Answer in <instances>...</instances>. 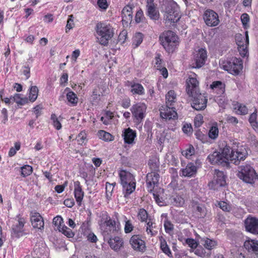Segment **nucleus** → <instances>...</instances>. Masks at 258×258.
I'll list each match as a JSON object with an SVG mask.
<instances>
[{
	"label": "nucleus",
	"mask_w": 258,
	"mask_h": 258,
	"mask_svg": "<svg viewBox=\"0 0 258 258\" xmlns=\"http://www.w3.org/2000/svg\"><path fill=\"white\" fill-rule=\"evenodd\" d=\"M247 156V153L245 148L241 147L235 150L226 145L222 149V153L215 151L210 154L208 159L212 164L229 167V160L235 165H238L240 161L244 160Z\"/></svg>",
	"instance_id": "nucleus-1"
},
{
	"label": "nucleus",
	"mask_w": 258,
	"mask_h": 258,
	"mask_svg": "<svg viewBox=\"0 0 258 258\" xmlns=\"http://www.w3.org/2000/svg\"><path fill=\"white\" fill-rule=\"evenodd\" d=\"M199 82L194 78H189L186 81V91L187 94L192 97L191 107L195 110H204L207 107L208 99L204 95L199 93L198 90Z\"/></svg>",
	"instance_id": "nucleus-2"
},
{
	"label": "nucleus",
	"mask_w": 258,
	"mask_h": 258,
	"mask_svg": "<svg viewBox=\"0 0 258 258\" xmlns=\"http://www.w3.org/2000/svg\"><path fill=\"white\" fill-rule=\"evenodd\" d=\"M100 228L105 241L107 242L111 249H113L112 233L113 223L108 213L103 211L100 213L99 220Z\"/></svg>",
	"instance_id": "nucleus-3"
},
{
	"label": "nucleus",
	"mask_w": 258,
	"mask_h": 258,
	"mask_svg": "<svg viewBox=\"0 0 258 258\" xmlns=\"http://www.w3.org/2000/svg\"><path fill=\"white\" fill-rule=\"evenodd\" d=\"M178 36L172 31L168 30L160 35V43L168 52H172L178 44Z\"/></svg>",
	"instance_id": "nucleus-4"
},
{
	"label": "nucleus",
	"mask_w": 258,
	"mask_h": 258,
	"mask_svg": "<svg viewBox=\"0 0 258 258\" xmlns=\"http://www.w3.org/2000/svg\"><path fill=\"white\" fill-rule=\"evenodd\" d=\"M237 176L246 183L253 184L258 179V175L254 168L249 164H246L238 167Z\"/></svg>",
	"instance_id": "nucleus-5"
},
{
	"label": "nucleus",
	"mask_w": 258,
	"mask_h": 258,
	"mask_svg": "<svg viewBox=\"0 0 258 258\" xmlns=\"http://www.w3.org/2000/svg\"><path fill=\"white\" fill-rule=\"evenodd\" d=\"M242 68V60L235 57L227 60L223 65L224 70L234 75H238Z\"/></svg>",
	"instance_id": "nucleus-6"
},
{
	"label": "nucleus",
	"mask_w": 258,
	"mask_h": 258,
	"mask_svg": "<svg viewBox=\"0 0 258 258\" xmlns=\"http://www.w3.org/2000/svg\"><path fill=\"white\" fill-rule=\"evenodd\" d=\"M110 27L102 23H98L96 26V31L98 36L97 37L99 43L103 45L108 43L109 39L111 38Z\"/></svg>",
	"instance_id": "nucleus-7"
},
{
	"label": "nucleus",
	"mask_w": 258,
	"mask_h": 258,
	"mask_svg": "<svg viewBox=\"0 0 258 258\" xmlns=\"http://www.w3.org/2000/svg\"><path fill=\"white\" fill-rule=\"evenodd\" d=\"M203 19L206 24L209 27L216 26L220 23L218 14L210 9H207L205 11Z\"/></svg>",
	"instance_id": "nucleus-8"
},
{
	"label": "nucleus",
	"mask_w": 258,
	"mask_h": 258,
	"mask_svg": "<svg viewBox=\"0 0 258 258\" xmlns=\"http://www.w3.org/2000/svg\"><path fill=\"white\" fill-rule=\"evenodd\" d=\"M18 218L17 222L12 226L11 232L12 236L16 238H19L25 234L24 226L26 221L22 217H18Z\"/></svg>",
	"instance_id": "nucleus-9"
},
{
	"label": "nucleus",
	"mask_w": 258,
	"mask_h": 258,
	"mask_svg": "<svg viewBox=\"0 0 258 258\" xmlns=\"http://www.w3.org/2000/svg\"><path fill=\"white\" fill-rule=\"evenodd\" d=\"M215 173L214 180L208 184L209 187L213 189L218 186H223L226 184L225 175L224 172L215 170Z\"/></svg>",
	"instance_id": "nucleus-10"
},
{
	"label": "nucleus",
	"mask_w": 258,
	"mask_h": 258,
	"mask_svg": "<svg viewBox=\"0 0 258 258\" xmlns=\"http://www.w3.org/2000/svg\"><path fill=\"white\" fill-rule=\"evenodd\" d=\"M159 177V174L155 172H151L147 174L146 183L149 192H152L154 187L158 185Z\"/></svg>",
	"instance_id": "nucleus-11"
},
{
	"label": "nucleus",
	"mask_w": 258,
	"mask_h": 258,
	"mask_svg": "<svg viewBox=\"0 0 258 258\" xmlns=\"http://www.w3.org/2000/svg\"><path fill=\"white\" fill-rule=\"evenodd\" d=\"M30 220L33 228L41 230L43 229L44 224L43 219L39 213L31 212L30 213Z\"/></svg>",
	"instance_id": "nucleus-12"
},
{
	"label": "nucleus",
	"mask_w": 258,
	"mask_h": 258,
	"mask_svg": "<svg viewBox=\"0 0 258 258\" xmlns=\"http://www.w3.org/2000/svg\"><path fill=\"white\" fill-rule=\"evenodd\" d=\"M244 225L247 231L258 234V219L254 217H248L245 220Z\"/></svg>",
	"instance_id": "nucleus-13"
},
{
	"label": "nucleus",
	"mask_w": 258,
	"mask_h": 258,
	"mask_svg": "<svg viewBox=\"0 0 258 258\" xmlns=\"http://www.w3.org/2000/svg\"><path fill=\"white\" fill-rule=\"evenodd\" d=\"M207 58V54L206 50L204 48L199 49L195 56V66H194V63H193V68L198 69L201 68L205 64Z\"/></svg>",
	"instance_id": "nucleus-14"
},
{
	"label": "nucleus",
	"mask_w": 258,
	"mask_h": 258,
	"mask_svg": "<svg viewBox=\"0 0 258 258\" xmlns=\"http://www.w3.org/2000/svg\"><path fill=\"white\" fill-rule=\"evenodd\" d=\"M198 161H196L195 164L194 163H188L185 168L181 170L182 175L185 177H194L197 172Z\"/></svg>",
	"instance_id": "nucleus-15"
},
{
	"label": "nucleus",
	"mask_w": 258,
	"mask_h": 258,
	"mask_svg": "<svg viewBox=\"0 0 258 258\" xmlns=\"http://www.w3.org/2000/svg\"><path fill=\"white\" fill-rule=\"evenodd\" d=\"M133 5H127L122 10L121 17L123 24L131 23L133 20L132 10Z\"/></svg>",
	"instance_id": "nucleus-16"
},
{
	"label": "nucleus",
	"mask_w": 258,
	"mask_h": 258,
	"mask_svg": "<svg viewBox=\"0 0 258 258\" xmlns=\"http://www.w3.org/2000/svg\"><path fill=\"white\" fill-rule=\"evenodd\" d=\"M130 242L135 250L143 251L145 249V242L140 238L138 235H133L131 238Z\"/></svg>",
	"instance_id": "nucleus-17"
},
{
	"label": "nucleus",
	"mask_w": 258,
	"mask_h": 258,
	"mask_svg": "<svg viewBox=\"0 0 258 258\" xmlns=\"http://www.w3.org/2000/svg\"><path fill=\"white\" fill-rule=\"evenodd\" d=\"M74 196L78 206H81L82 202L84 196L83 191L80 183L79 181L74 182Z\"/></svg>",
	"instance_id": "nucleus-18"
},
{
	"label": "nucleus",
	"mask_w": 258,
	"mask_h": 258,
	"mask_svg": "<svg viewBox=\"0 0 258 258\" xmlns=\"http://www.w3.org/2000/svg\"><path fill=\"white\" fill-rule=\"evenodd\" d=\"M119 176L121 185L135 182V178L132 174L125 170H120Z\"/></svg>",
	"instance_id": "nucleus-19"
},
{
	"label": "nucleus",
	"mask_w": 258,
	"mask_h": 258,
	"mask_svg": "<svg viewBox=\"0 0 258 258\" xmlns=\"http://www.w3.org/2000/svg\"><path fill=\"white\" fill-rule=\"evenodd\" d=\"M131 111L137 120H141L144 117V106L143 104H136L134 105Z\"/></svg>",
	"instance_id": "nucleus-20"
},
{
	"label": "nucleus",
	"mask_w": 258,
	"mask_h": 258,
	"mask_svg": "<svg viewBox=\"0 0 258 258\" xmlns=\"http://www.w3.org/2000/svg\"><path fill=\"white\" fill-rule=\"evenodd\" d=\"M198 242L203 244L205 247L209 250L213 249L217 245V242L207 237H202L199 235H197L196 237Z\"/></svg>",
	"instance_id": "nucleus-21"
},
{
	"label": "nucleus",
	"mask_w": 258,
	"mask_h": 258,
	"mask_svg": "<svg viewBox=\"0 0 258 258\" xmlns=\"http://www.w3.org/2000/svg\"><path fill=\"white\" fill-rule=\"evenodd\" d=\"M124 142L128 144L134 143V140L136 137V133L130 128L124 130L122 134Z\"/></svg>",
	"instance_id": "nucleus-22"
},
{
	"label": "nucleus",
	"mask_w": 258,
	"mask_h": 258,
	"mask_svg": "<svg viewBox=\"0 0 258 258\" xmlns=\"http://www.w3.org/2000/svg\"><path fill=\"white\" fill-rule=\"evenodd\" d=\"M170 106H167L168 108H167L165 112H160L161 116L163 118H165L166 119H175L177 118V113L175 111V108Z\"/></svg>",
	"instance_id": "nucleus-23"
},
{
	"label": "nucleus",
	"mask_w": 258,
	"mask_h": 258,
	"mask_svg": "<svg viewBox=\"0 0 258 258\" xmlns=\"http://www.w3.org/2000/svg\"><path fill=\"white\" fill-rule=\"evenodd\" d=\"M165 14L164 16H171L173 15H177L178 13L177 5L173 2H169L166 3L165 8Z\"/></svg>",
	"instance_id": "nucleus-24"
},
{
	"label": "nucleus",
	"mask_w": 258,
	"mask_h": 258,
	"mask_svg": "<svg viewBox=\"0 0 258 258\" xmlns=\"http://www.w3.org/2000/svg\"><path fill=\"white\" fill-rule=\"evenodd\" d=\"M147 8V15L153 20H158L160 18V14L155 6H149Z\"/></svg>",
	"instance_id": "nucleus-25"
},
{
	"label": "nucleus",
	"mask_w": 258,
	"mask_h": 258,
	"mask_svg": "<svg viewBox=\"0 0 258 258\" xmlns=\"http://www.w3.org/2000/svg\"><path fill=\"white\" fill-rule=\"evenodd\" d=\"M246 37L244 38L245 40V44H244L241 41H239V43L237 44L238 46V50L239 51L240 54L242 56H245L247 52V46L248 44V36L247 34V32H245Z\"/></svg>",
	"instance_id": "nucleus-26"
},
{
	"label": "nucleus",
	"mask_w": 258,
	"mask_h": 258,
	"mask_svg": "<svg viewBox=\"0 0 258 258\" xmlns=\"http://www.w3.org/2000/svg\"><path fill=\"white\" fill-rule=\"evenodd\" d=\"M124 191V196L126 198L131 194L136 188V182H132L129 183L122 185Z\"/></svg>",
	"instance_id": "nucleus-27"
},
{
	"label": "nucleus",
	"mask_w": 258,
	"mask_h": 258,
	"mask_svg": "<svg viewBox=\"0 0 258 258\" xmlns=\"http://www.w3.org/2000/svg\"><path fill=\"white\" fill-rule=\"evenodd\" d=\"M148 165L152 171V172H156L159 170V160L156 157H152L148 161Z\"/></svg>",
	"instance_id": "nucleus-28"
},
{
	"label": "nucleus",
	"mask_w": 258,
	"mask_h": 258,
	"mask_svg": "<svg viewBox=\"0 0 258 258\" xmlns=\"http://www.w3.org/2000/svg\"><path fill=\"white\" fill-rule=\"evenodd\" d=\"M66 91H68L67 93V99L68 101L73 104H76L78 102V98L77 95L71 91L70 89L67 88L65 90Z\"/></svg>",
	"instance_id": "nucleus-29"
},
{
	"label": "nucleus",
	"mask_w": 258,
	"mask_h": 258,
	"mask_svg": "<svg viewBox=\"0 0 258 258\" xmlns=\"http://www.w3.org/2000/svg\"><path fill=\"white\" fill-rule=\"evenodd\" d=\"M131 92L133 94L142 95L144 93V89L142 85L138 83H134L131 85Z\"/></svg>",
	"instance_id": "nucleus-30"
},
{
	"label": "nucleus",
	"mask_w": 258,
	"mask_h": 258,
	"mask_svg": "<svg viewBox=\"0 0 258 258\" xmlns=\"http://www.w3.org/2000/svg\"><path fill=\"white\" fill-rule=\"evenodd\" d=\"M124 241L122 238L119 236L114 237V250L118 251L123 248Z\"/></svg>",
	"instance_id": "nucleus-31"
},
{
	"label": "nucleus",
	"mask_w": 258,
	"mask_h": 258,
	"mask_svg": "<svg viewBox=\"0 0 258 258\" xmlns=\"http://www.w3.org/2000/svg\"><path fill=\"white\" fill-rule=\"evenodd\" d=\"M11 99H13L14 102L20 105H23L28 102L27 97H21V95L19 94H16L14 96L11 97Z\"/></svg>",
	"instance_id": "nucleus-32"
},
{
	"label": "nucleus",
	"mask_w": 258,
	"mask_h": 258,
	"mask_svg": "<svg viewBox=\"0 0 258 258\" xmlns=\"http://www.w3.org/2000/svg\"><path fill=\"white\" fill-rule=\"evenodd\" d=\"M176 94L173 90H170L166 95L167 106H172V103L175 102Z\"/></svg>",
	"instance_id": "nucleus-33"
},
{
	"label": "nucleus",
	"mask_w": 258,
	"mask_h": 258,
	"mask_svg": "<svg viewBox=\"0 0 258 258\" xmlns=\"http://www.w3.org/2000/svg\"><path fill=\"white\" fill-rule=\"evenodd\" d=\"M38 89L37 86H32L30 90L29 95V100L31 102L35 101L38 96Z\"/></svg>",
	"instance_id": "nucleus-34"
},
{
	"label": "nucleus",
	"mask_w": 258,
	"mask_h": 258,
	"mask_svg": "<svg viewBox=\"0 0 258 258\" xmlns=\"http://www.w3.org/2000/svg\"><path fill=\"white\" fill-rule=\"evenodd\" d=\"M225 85L221 81H215L210 85V88L213 90H217L219 93H223L224 90Z\"/></svg>",
	"instance_id": "nucleus-35"
},
{
	"label": "nucleus",
	"mask_w": 258,
	"mask_h": 258,
	"mask_svg": "<svg viewBox=\"0 0 258 258\" xmlns=\"http://www.w3.org/2000/svg\"><path fill=\"white\" fill-rule=\"evenodd\" d=\"M219 134V130L217 123L215 125H213L210 129L209 132V137L210 138L215 140L218 136Z\"/></svg>",
	"instance_id": "nucleus-36"
},
{
	"label": "nucleus",
	"mask_w": 258,
	"mask_h": 258,
	"mask_svg": "<svg viewBox=\"0 0 258 258\" xmlns=\"http://www.w3.org/2000/svg\"><path fill=\"white\" fill-rule=\"evenodd\" d=\"M98 136L100 139L105 141H110L112 140V135L103 130H100L98 132Z\"/></svg>",
	"instance_id": "nucleus-37"
},
{
	"label": "nucleus",
	"mask_w": 258,
	"mask_h": 258,
	"mask_svg": "<svg viewBox=\"0 0 258 258\" xmlns=\"http://www.w3.org/2000/svg\"><path fill=\"white\" fill-rule=\"evenodd\" d=\"M160 248L162 251L169 257H172L171 252L165 239L161 240Z\"/></svg>",
	"instance_id": "nucleus-38"
},
{
	"label": "nucleus",
	"mask_w": 258,
	"mask_h": 258,
	"mask_svg": "<svg viewBox=\"0 0 258 258\" xmlns=\"http://www.w3.org/2000/svg\"><path fill=\"white\" fill-rule=\"evenodd\" d=\"M154 223L149 221L147 223L146 232L149 234L150 233L152 235H155L157 233V229H156V226L153 225Z\"/></svg>",
	"instance_id": "nucleus-39"
},
{
	"label": "nucleus",
	"mask_w": 258,
	"mask_h": 258,
	"mask_svg": "<svg viewBox=\"0 0 258 258\" xmlns=\"http://www.w3.org/2000/svg\"><path fill=\"white\" fill-rule=\"evenodd\" d=\"M21 175L23 177H26L30 175L32 171V167L30 165H24L21 168Z\"/></svg>",
	"instance_id": "nucleus-40"
},
{
	"label": "nucleus",
	"mask_w": 258,
	"mask_h": 258,
	"mask_svg": "<svg viewBox=\"0 0 258 258\" xmlns=\"http://www.w3.org/2000/svg\"><path fill=\"white\" fill-rule=\"evenodd\" d=\"M113 192V184L106 182V197L108 201L112 199V194Z\"/></svg>",
	"instance_id": "nucleus-41"
},
{
	"label": "nucleus",
	"mask_w": 258,
	"mask_h": 258,
	"mask_svg": "<svg viewBox=\"0 0 258 258\" xmlns=\"http://www.w3.org/2000/svg\"><path fill=\"white\" fill-rule=\"evenodd\" d=\"M143 41V35L141 33H137L133 38V44L135 47H138Z\"/></svg>",
	"instance_id": "nucleus-42"
},
{
	"label": "nucleus",
	"mask_w": 258,
	"mask_h": 258,
	"mask_svg": "<svg viewBox=\"0 0 258 258\" xmlns=\"http://www.w3.org/2000/svg\"><path fill=\"white\" fill-rule=\"evenodd\" d=\"M180 18L178 12L177 13V15H173L171 16H169V15H167V16H164V19L166 21H168L173 23L177 22L179 20Z\"/></svg>",
	"instance_id": "nucleus-43"
},
{
	"label": "nucleus",
	"mask_w": 258,
	"mask_h": 258,
	"mask_svg": "<svg viewBox=\"0 0 258 258\" xmlns=\"http://www.w3.org/2000/svg\"><path fill=\"white\" fill-rule=\"evenodd\" d=\"M144 20H145V17H144L143 12L142 9H140L136 13L135 21L137 23H139L143 22Z\"/></svg>",
	"instance_id": "nucleus-44"
},
{
	"label": "nucleus",
	"mask_w": 258,
	"mask_h": 258,
	"mask_svg": "<svg viewBox=\"0 0 258 258\" xmlns=\"http://www.w3.org/2000/svg\"><path fill=\"white\" fill-rule=\"evenodd\" d=\"M113 113L110 111H106L105 116H102L101 117V120L103 121L105 124H108L111 121Z\"/></svg>",
	"instance_id": "nucleus-45"
},
{
	"label": "nucleus",
	"mask_w": 258,
	"mask_h": 258,
	"mask_svg": "<svg viewBox=\"0 0 258 258\" xmlns=\"http://www.w3.org/2000/svg\"><path fill=\"white\" fill-rule=\"evenodd\" d=\"M61 229L59 230V231H61L62 233L68 237L72 238L74 236V233L72 230L67 226L63 225Z\"/></svg>",
	"instance_id": "nucleus-46"
},
{
	"label": "nucleus",
	"mask_w": 258,
	"mask_h": 258,
	"mask_svg": "<svg viewBox=\"0 0 258 258\" xmlns=\"http://www.w3.org/2000/svg\"><path fill=\"white\" fill-rule=\"evenodd\" d=\"M195 148L192 145H189L188 147L185 150L182 152V154L186 157L190 156L195 154Z\"/></svg>",
	"instance_id": "nucleus-47"
},
{
	"label": "nucleus",
	"mask_w": 258,
	"mask_h": 258,
	"mask_svg": "<svg viewBox=\"0 0 258 258\" xmlns=\"http://www.w3.org/2000/svg\"><path fill=\"white\" fill-rule=\"evenodd\" d=\"M196 210L199 213L198 217L201 218H204L206 215V209L204 206L198 205Z\"/></svg>",
	"instance_id": "nucleus-48"
},
{
	"label": "nucleus",
	"mask_w": 258,
	"mask_h": 258,
	"mask_svg": "<svg viewBox=\"0 0 258 258\" xmlns=\"http://www.w3.org/2000/svg\"><path fill=\"white\" fill-rule=\"evenodd\" d=\"M165 232L170 234L174 229V225L168 220H165L164 223Z\"/></svg>",
	"instance_id": "nucleus-49"
},
{
	"label": "nucleus",
	"mask_w": 258,
	"mask_h": 258,
	"mask_svg": "<svg viewBox=\"0 0 258 258\" xmlns=\"http://www.w3.org/2000/svg\"><path fill=\"white\" fill-rule=\"evenodd\" d=\"M138 219H140L142 222L145 221L148 218V213L147 211L143 209H140L138 213Z\"/></svg>",
	"instance_id": "nucleus-50"
},
{
	"label": "nucleus",
	"mask_w": 258,
	"mask_h": 258,
	"mask_svg": "<svg viewBox=\"0 0 258 258\" xmlns=\"http://www.w3.org/2000/svg\"><path fill=\"white\" fill-rule=\"evenodd\" d=\"M20 149V144L19 143H16L15 144V148L14 147H12L10 148V151L9 152V156L10 157H12L14 156L17 152V151L19 150Z\"/></svg>",
	"instance_id": "nucleus-51"
},
{
	"label": "nucleus",
	"mask_w": 258,
	"mask_h": 258,
	"mask_svg": "<svg viewBox=\"0 0 258 258\" xmlns=\"http://www.w3.org/2000/svg\"><path fill=\"white\" fill-rule=\"evenodd\" d=\"M186 243L188 244V245L192 248H196L198 247V241H196L195 239L192 238H187L185 240Z\"/></svg>",
	"instance_id": "nucleus-52"
},
{
	"label": "nucleus",
	"mask_w": 258,
	"mask_h": 258,
	"mask_svg": "<svg viewBox=\"0 0 258 258\" xmlns=\"http://www.w3.org/2000/svg\"><path fill=\"white\" fill-rule=\"evenodd\" d=\"M196 250L195 251V253L200 256V257H204L205 256V254H206V251H205V250L204 249V248L201 246H199L198 245V247H197V248H196Z\"/></svg>",
	"instance_id": "nucleus-53"
},
{
	"label": "nucleus",
	"mask_w": 258,
	"mask_h": 258,
	"mask_svg": "<svg viewBox=\"0 0 258 258\" xmlns=\"http://www.w3.org/2000/svg\"><path fill=\"white\" fill-rule=\"evenodd\" d=\"M77 140L80 145H83L86 139V135L85 132H81L77 137Z\"/></svg>",
	"instance_id": "nucleus-54"
},
{
	"label": "nucleus",
	"mask_w": 258,
	"mask_h": 258,
	"mask_svg": "<svg viewBox=\"0 0 258 258\" xmlns=\"http://www.w3.org/2000/svg\"><path fill=\"white\" fill-rule=\"evenodd\" d=\"M23 68V73L26 76V79H28L30 76V67L29 64L26 62Z\"/></svg>",
	"instance_id": "nucleus-55"
},
{
	"label": "nucleus",
	"mask_w": 258,
	"mask_h": 258,
	"mask_svg": "<svg viewBox=\"0 0 258 258\" xmlns=\"http://www.w3.org/2000/svg\"><path fill=\"white\" fill-rule=\"evenodd\" d=\"M240 18L243 27L245 28L249 21V15L246 13H243L241 15Z\"/></svg>",
	"instance_id": "nucleus-56"
},
{
	"label": "nucleus",
	"mask_w": 258,
	"mask_h": 258,
	"mask_svg": "<svg viewBox=\"0 0 258 258\" xmlns=\"http://www.w3.org/2000/svg\"><path fill=\"white\" fill-rule=\"evenodd\" d=\"M256 113L255 112L250 114L249 118V121L253 126L257 127V122H256Z\"/></svg>",
	"instance_id": "nucleus-57"
},
{
	"label": "nucleus",
	"mask_w": 258,
	"mask_h": 258,
	"mask_svg": "<svg viewBox=\"0 0 258 258\" xmlns=\"http://www.w3.org/2000/svg\"><path fill=\"white\" fill-rule=\"evenodd\" d=\"M203 116L199 114L196 116L194 120L195 126L197 127H200L203 123Z\"/></svg>",
	"instance_id": "nucleus-58"
},
{
	"label": "nucleus",
	"mask_w": 258,
	"mask_h": 258,
	"mask_svg": "<svg viewBox=\"0 0 258 258\" xmlns=\"http://www.w3.org/2000/svg\"><path fill=\"white\" fill-rule=\"evenodd\" d=\"M134 226L132 225L130 220H127L125 222L124 226V232L125 233H130L133 230Z\"/></svg>",
	"instance_id": "nucleus-59"
},
{
	"label": "nucleus",
	"mask_w": 258,
	"mask_h": 258,
	"mask_svg": "<svg viewBox=\"0 0 258 258\" xmlns=\"http://www.w3.org/2000/svg\"><path fill=\"white\" fill-rule=\"evenodd\" d=\"M127 36V32L125 30L122 31L119 34L118 37L117 41L123 43L124 42Z\"/></svg>",
	"instance_id": "nucleus-60"
},
{
	"label": "nucleus",
	"mask_w": 258,
	"mask_h": 258,
	"mask_svg": "<svg viewBox=\"0 0 258 258\" xmlns=\"http://www.w3.org/2000/svg\"><path fill=\"white\" fill-rule=\"evenodd\" d=\"M97 5L102 9L106 10L108 7L106 0H98Z\"/></svg>",
	"instance_id": "nucleus-61"
},
{
	"label": "nucleus",
	"mask_w": 258,
	"mask_h": 258,
	"mask_svg": "<svg viewBox=\"0 0 258 258\" xmlns=\"http://www.w3.org/2000/svg\"><path fill=\"white\" fill-rule=\"evenodd\" d=\"M63 204L66 207L72 208L75 205V201L73 199H67L64 201Z\"/></svg>",
	"instance_id": "nucleus-62"
},
{
	"label": "nucleus",
	"mask_w": 258,
	"mask_h": 258,
	"mask_svg": "<svg viewBox=\"0 0 258 258\" xmlns=\"http://www.w3.org/2000/svg\"><path fill=\"white\" fill-rule=\"evenodd\" d=\"M63 220L60 216H56L53 219V223L56 226H61V223L62 222Z\"/></svg>",
	"instance_id": "nucleus-63"
},
{
	"label": "nucleus",
	"mask_w": 258,
	"mask_h": 258,
	"mask_svg": "<svg viewBox=\"0 0 258 258\" xmlns=\"http://www.w3.org/2000/svg\"><path fill=\"white\" fill-rule=\"evenodd\" d=\"M42 109V107L40 105H38L34 107V112L36 115V118H37L41 114V110Z\"/></svg>",
	"instance_id": "nucleus-64"
}]
</instances>
